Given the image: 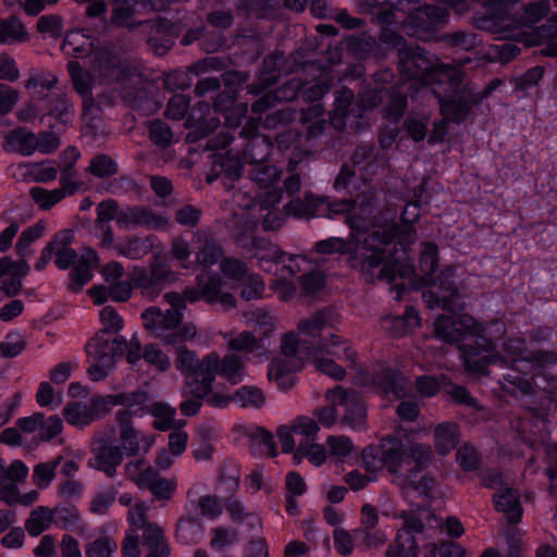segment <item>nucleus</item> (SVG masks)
<instances>
[{
    "instance_id": "obj_25",
    "label": "nucleus",
    "mask_w": 557,
    "mask_h": 557,
    "mask_svg": "<svg viewBox=\"0 0 557 557\" xmlns=\"http://www.w3.org/2000/svg\"><path fill=\"white\" fill-rule=\"evenodd\" d=\"M169 219L145 207H126L120 210L117 225L124 230L145 226L151 230L164 228Z\"/></svg>"
},
{
    "instance_id": "obj_60",
    "label": "nucleus",
    "mask_w": 557,
    "mask_h": 557,
    "mask_svg": "<svg viewBox=\"0 0 557 557\" xmlns=\"http://www.w3.org/2000/svg\"><path fill=\"white\" fill-rule=\"evenodd\" d=\"M116 544L107 536L91 542L86 548L87 557H111L116 552Z\"/></svg>"
},
{
    "instance_id": "obj_11",
    "label": "nucleus",
    "mask_w": 557,
    "mask_h": 557,
    "mask_svg": "<svg viewBox=\"0 0 557 557\" xmlns=\"http://www.w3.org/2000/svg\"><path fill=\"white\" fill-rule=\"evenodd\" d=\"M334 324L330 311H317L299 320L297 332H287L281 338V351L285 356H296L298 360H312L321 354L323 331Z\"/></svg>"
},
{
    "instance_id": "obj_1",
    "label": "nucleus",
    "mask_w": 557,
    "mask_h": 557,
    "mask_svg": "<svg viewBox=\"0 0 557 557\" xmlns=\"http://www.w3.org/2000/svg\"><path fill=\"white\" fill-rule=\"evenodd\" d=\"M432 457L429 445L403 437L400 430L395 435L383 437L377 446L366 447L362 465L367 474L358 470L348 472L344 480L354 491L366 487L376 474L386 468L394 475L393 482L399 486L404 497L417 507H424L435 487L433 479L423 473Z\"/></svg>"
},
{
    "instance_id": "obj_7",
    "label": "nucleus",
    "mask_w": 557,
    "mask_h": 557,
    "mask_svg": "<svg viewBox=\"0 0 557 557\" xmlns=\"http://www.w3.org/2000/svg\"><path fill=\"white\" fill-rule=\"evenodd\" d=\"M399 69L412 83L409 86L411 97L419 84L425 91L437 97L444 120L460 123L469 114L468 91L460 88L463 73L459 67L445 64L428 66L422 51L417 48L406 51L399 49Z\"/></svg>"
},
{
    "instance_id": "obj_35",
    "label": "nucleus",
    "mask_w": 557,
    "mask_h": 557,
    "mask_svg": "<svg viewBox=\"0 0 557 557\" xmlns=\"http://www.w3.org/2000/svg\"><path fill=\"white\" fill-rule=\"evenodd\" d=\"M497 510L506 513L509 522L516 523L521 519L522 508L517 491L506 488L494 496Z\"/></svg>"
},
{
    "instance_id": "obj_34",
    "label": "nucleus",
    "mask_w": 557,
    "mask_h": 557,
    "mask_svg": "<svg viewBox=\"0 0 557 557\" xmlns=\"http://www.w3.org/2000/svg\"><path fill=\"white\" fill-rule=\"evenodd\" d=\"M153 237H128L123 242L114 245L119 256L125 257L131 260H138L148 255L153 246Z\"/></svg>"
},
{
    "instance_id": "obj_54",
    "label": "nucleus",
    "mask_w": 557,
    "mask_h": 557,
    "mask_svg": "<svg viewBox=\"0 0 557 557\" xmlns=\"http://www.w3.org/2000/svg\"><path fill=\"white\" fill-rule=\"evenodd\" d=\"M47 114L66 124L74 114L73 106L65 96L53 97L49 100Z\"/></svg>"
},
{
    "instance_id": "obj_4",
    "label": "nucleus",
    "mask_w": 557,
    "mask_h": 557,
    "mask_svg": "<svg viewBox=\"0 0 557 557\" xmlns=\"http://www.w3.org/2000/svg\"><path fill=\"white\" fill-rule=\"evenodd\" d=\"M434 330L438 338L458 346L465 367L475 374H484L491 363L518 361L524 349L522 339L511 338L504 343L505 355L496 352L494 341L505 334V324L494 321L485 326L466 312L458 319H436Z\"/></svg>"
},
{
    "instance_id": "obj_44",
    "label": "nucleus",
    "mask_w": 557,
    "mask_h": 557,
    "mask_svg": "<svg viewBox=\"0 0 557 557\" xmlns=\"http://www.w3.org/2000/svg\"><path fill=\"white\" fill-rule=\"evenodd\" d=\"M223 251L221 247L213 239H205L202 247L199 248L196 253L197 262L203 267L199 274L208 271L222 281V277L218 273L209 269V267L215 264L221 259Z\"/></svg>"
},
{
    "instance_id": "obj_49",
    "label": "nucleus",
    "mask_w": 557,
    "mask_h": 557,
    "mask_svg": "<svg viewBox=\"0 0 557 557\" xmlns=\"http://www.w3.org/2000/svg\"><path fill=\"white\" fill-rule=\"evenodd\" d=\"M233 401L243 408L258 409L263 406L265 396L259 387L245 385L234 393Z\"/></svg>"
},
{
    "instance_id": "obj_27",
    "label": "nucleus",
    "mask_w": 557,
    "mask_h": 557,
    "mask_svg": "<svg viewBox=\"0 0 557 557\" xmlns=\"http://www.w3.org/2000/svg\"><path fill=\"white\" fill-rule=\"evenodd\" d=\"M29 272L25 260L13 261L9 257L0 258V286L8 296L16 295L21 287V280Z\"/></svg>"
},
{
    "instance_id": "obj_64",
    "label": "nucleus",
    "mask_w": 557,
    "mask_h": 557,
    "mask_svg": "<svg viewBox=\"0 0 557 557\" xmlns=\"http://www.w3.org/2000/svg\"><path fill=\"white\" fill-rule=\"evenodd\" d=\"M36 400L40 407L57 408L61 404L62 398L48 382H41L36 393Z\"/></svg>"
},
{
    "instance_id": "obj_36",
    "label": "nucleus",
    "mask_w": 557,
    "mask_h": 557,
    "mask_svg": "<svg viewBox=\"0 0 557 557\" xmlns=\"http://www.w3.org/2000/svg\"><path fill=\"white\" fill-rule=\"evenodd\" d=\"M28 39L25 25L15 16L0 20V45L24 42Z\"/></svg>"
},
{
    "instance_id": "obj_22",
    "label": "nucleus",
    "mask_w": 557,
    "mask_h": 557,
    "mask_svg": "<svg viewBox=\"0 0 557 557\" xmlns=\"http://www.w3.org/2000/svg\"><path fill=\"white\" fill-rule=\"evenodd\" d=\"M326 400L333 406L345 408L344 422L352 430H361L367 422V408L363 401L354 393H348L342 386L329 389Z\"/></svg>"
},
{
    "instance_id": "obj_8",
    "label": "nucleus",
    "mask_w": 557,
    "mask_h": 557,
    "mask_svg": "<svg viewBox=\"0 0 557 557\" xmlns=\"http://www.w3.org/2000/svg\"><path fill=\"white\" fill-rule=\"evenodd\" d=\"M420 215L418 202H408L403 211V227L399 228L394 222L379 223L371 218V231H380L379 238L387 237L391 245L386 252L384 267L380 271V280L393 285L394 299L400 300L405 285L397 283L398 278H409L414 273L412 261L409 259L408 249L417 240V232L411 226Z\"/></svg>"
},
{
    "instance_id": "obj_61",
    "label": "nucleus",
    "mask_w": 557,
    "mask_h": 557,
    "mask_svg": "<svg viewBox=\"0 0 557 557\" xmlns=\"http://www.w3.org/2000/svg\"><path fill=\"white\" fill-rule=\"evenodd\" d=\"M326 445L330 454L337 458H345L354 450L352 442L345 435H330Z\"/></svg>"
},
{
    "instance_id": "obj_39",
    "label": "nucleus",
    "mask_w": 557,
    "mask_h": 557,
    "mask_svg": "<svg viewBox=\"0 0 557 557\" xmlns=\"http://www.w3.org/2000/svg\"><path fill=\"white\" fill-rule=\"evenodd\" d=\"M243 318L246 325L253 327L264 336L271 335L277 324L276 318L262 308L246 311L243 314Z\"/></svg>"
},
{
    "instance_id": "obj_56",
    "label": "nucleus",
    "mask_w": 557,
    "mask_h": 557,
    "mask_svg": "<svg viewBox=\"0 0 557 557\" xmlns=\"http://www.w3.org/2000/svg\"><path fill=\"white\" fill-rule=\"evenodd\" d=\"M45 233V224L36 223L22 232L16 243V250L21 257L28 253V247Z\"/></svg>"
},
{
    "instance_id": "obj_40",
    "label": "nucleus",
    "mask_w": 557,
    "mask_h": 557,
    "mask_svg": "<svg viewBox=\"0 0 557 557\" xmlns=\"http://www.w3.org/2000/svg\"><path fill=\"white\" fill-rule=\"evenodd\" d=\"M458 426L455 423L444 422L434 430V446L438 454L447 455L457 445Z\"/></svg>"
},
{
    "instance_id": "obj_9",
    "label": "nucleus",
    "mask_w": 557,
    "mask_h": 557,
    "mask_svg": "<svg viewBox=\"0 0 557 557\" xmlns=\"http://www.w3.org/2000/svg\"><path fill=\"white\" fill-rule=\"evenodd\" d=\"M438 248L435 244L424 243L420 251L419 270L421 272L420 286L429 287L422 297L425 305L431 308H443L448 314L440 318L458 319L463 312L459 305V294L454 287L455 269L451 267L437 271Z\"/></svg>"
},
{
    "instance_id": "obj_43",
    "label": "nucleus",
    "mask_w": 557,
    "mask_h": 557,
    "mask_svg": "<svg viewBox=\"0 0 557 557\" xmlns=\"http://www.w3.org/2000/svg\"><path fill=\"white\" fill-rule=\"evenodd\" d=\"M209 535V546L215 552L225 550L238 542V532L226 525L211 528Z\"/></svg>"
},
{
    "instance_id": "obj_12",
    "label": "nucleus",
    "mask_w": 557,
    "mask_h": 557,
    "mask_svg": "<svg viewBox=\"0 0 557 557\" xmlns=\"http://www.w3.org/2000/svg\"><path fill=\"white\" fill-rule=\"evenodd\" d=\"M74 240V232L65 228L58 232L50 242L55 265L61 270H66L74 264L70 273L69 288L78 293L94 275V269L99 265L100 258L96 250L85 247L82 250L78 262L75 264L77 253L70 245Z\"/></svg>"
},
{
    "instance_id": "obj_46",
    "label": "nucleus",
    "mask_w": 557,
    "mask_h": 557,
    "mask_svg": "<svg viewBox=\"0 0 557 557\" xmlns=\"http://www.w3.org/2000/svg\"><path fill=\"white\" fill-rule=\"evenodd\" d=\"M147 488L154 499L159 502H169L176 492L177 480L175 478L161 476L156 472V476L145 487Z\"/></svg>"
},
{
    "instance_id": "obj_58",
    "label": "nucleus",
    "mask_w": 557,
    "mask_h": 557,
    "mask_svg": "<svg viewBox=\"0 0 557 557\" xmlns=\"http://www.w3.org/2000/svg\"><path fill=\"white\" fill-rule=\"evenodd\" d=\"M150 412L156 418L154 426L159 430H168L171 428L175 410L163 403H154L150 406Z\"/></svg>"
},
{
    "instance_id": "obj_13",
    "label": "nucleus",
    "mask_w": 557,
    "mask_h": 557,
    "mask_svg": "<svg viewBox=\"0 0 557 557\" xmlns=\"http://www.w3.org/2000/svg\"><path fill=\"white\" fill-rule=\"evenodd\" d=\"M178 280V274L171 269L165 260L154 258L149 270L135 267L129 275V281H117L110 285V298L114 301H126L133 287L141 290L149 299L157 297L166 284Z\"/></svg>"
},
{
    "instance_id": "obj_17",
    "label": "nucleus",
    "mask_w": 557,
    "mask_h": 557,
    "mask_svg": "<svg viewBox=\"0 0 557 557\" xmlns=\"http://www.w3.org/2000/svg\"><path fill=\"white\" fill-rule=\"evenodd\" d=\"M135 395L115 394L108 396H92L88 403L71 401L64 409L63 414L65 420L78 428L86 426L100 419L114 406H132L135 404Z\"/></svg>"
},
{
    "instance_id": "obj_18",
    "label": "nucleus",
    "mask_w": 557,
    "mask_h": 557,
    "mask_svg": "<svg viewBox=\"0 0 557 557\" xmlns=\"http://www.w3.org/2000/svg\"><path fill=\"white\" fill-rule=\"evenodd\" d=\"M91 453L92 458L89 460V466L103 472L107 476L113 478L125 457L122 448L115 444L114 426H107L97 434Z\"/></svg>"
},
{
    "instance_id": "obj_5",
    "label": "nucleus",
    "mask_w": 557,
    "mask_h": 557,
    "mask_svg": "<svg viewBox=\"0 0 557 557\" xmlns=\"http://www.w3.org/2000/svg\"><path fill=\"white\" fill-rule=\"evenodd\" d=\"M224 283L212 273L206 271L197 275V287H187L183 294L166 293L163 298L170 308L162 311L159 307H149L141 313L145 329L164 344H175L194 339L198 330L193 322L183 323L186 301L196 302L205 299L208 304H219L223 309L236 307V298L232 293L223 292Z\"/></svg>"
},
{
    "instance_id": "obj_50",
    "label": "nucleus",
    "mask_w": 557,
    "mask_h": 557,
    "mask_svg": "<svg viewBox=\"0 0 557 557\" xmlns=\"http://www.w3.org/2000/svg\"><path fill=\"white\" fill-rule=\"evenodd\" d=\"M65 188L46 189L42 187H33L29 191L33 200L44 210H48L60 202L67 194Z\"/></svg>"
},
{
    "instance_id": "obj_48",
    "label": "nucleus",
    "mask_w": 557,
    "mask_h": 557,
    "mask_svg": "<svg viewBox=\"0 0 557 557\" xmlns=\"http://www.w3.org/2000/svg\"><path fill=\"white\" fill-rule=\"evenodd\" d=\"M227 345L232 350L255 352V356L259 358V361H262V357L265 355L262 342L258 341L252 333L246 331L231 338Z\"/></svg>"
},
{
    "instance_id": "obj_38",
    "label": "nucleus",
    "mask_w": 557,
    "mask_h": 557,
    "mask_svg": "<svg viewBox=\"0 0 557 557\" xmlns=\"http://www.w3.org/2000/svg\"><path fill=\"white\" fill-rule=\"evenodd\" d=\"M126 478L139 488H145L158 471L144 459L129 461L124 467Z\"/></svg>"
},
{
    "instance_id": "obj_14",
    "label": "nucleus",
    "mask_w": 557,
    "mask_h": 557,
    "mask_svg": "<svg viewBox=\"0 0 557 557\" xmlns=\"http://www.w3.org/2000/svg\"><path fill=\"white\" fill-rule=\"evenodd\" d=\"M358 359V352L348 339L331 334L324 337L321 354L311 362L319 372L341 381L346 376L347 370L357 369Z\"/></svg>"
},
{
    "instance_id": "obj_6",
    "label": "nucleus",
    "mask_w": 557,
    "mask_h": 557,
    "mask_svg": "<svg viewBox=\"0 0 557 557\" xmlns=\"http://www.w3.org/2000/svg\"><path fill=\"white\" fill-rule=\"evenodd\" d=\"M484 15L478 18V27L499 39H517L525 46H544L542 53L557 57V26L542 25L533 28L548 14V0H539L525 5L521 14H512L519 0H480Z\"/></svg>"
},
{
    "instance_id": "obj_15",
    "label": "nucleus",
    "mask_w": 557,
    "mask_h": 557,
    "mask_svg": "<svg viewBox=\"0 0 557 557\" xmlns=\"http://www.w3.org/2000/svg\"><path fill=\"white\" fill-rule=\"evenodd\" d=\"M176 355V368L186 375V394L207 396L216 375L219 355L211 352L201 362L186 347H180Z\"/></svg>"
},
{
    "instance_id": "obj_16",
    "label": "nucleus",
    "mask_w": 557,
    "mask_h": 557,
    "mask_svg": "<svg viewBox=\"0 0 557 557\" xmlns=\"http://www.w3.org/2000/svg\"><path fill=\"white\" fill-rule=\"evenodd\" d=\"M245 196L246 194L243 191L234 194V201L240 206V210L235 213V216L238 218L246 232H252L260 220H262L265 231L277 230L283 224L284 216L276 209L282 198L280 189H269L264 195H260L261 199L258 202L253 203H243L240 200Z\"/></svg>"
},
{
    "instance_id": "obj_10",
    "label": "nucleus",
    "mask_w": 557,
    "mask_h": 557,
    "mask_svg": "<svg viewBox=\"0 0 557 557\" xmlns=\"http://www.w3.org/2000/svg\"><path fill=\"white\" fill-rule=\"evenodd\" d=\"M99 320L102 329L86 344L87 373L95 382L104 380L114 369V345L110 333H117L124 326L123 318L111 306L100 310Z\"/></svg>"
},
{
    "instance_id": "obj_26",
    "label": "nucleus",
    "mask_w": 557,
    "mask_h": 557,
    "mask_svg": "<svg viewBox=\"0 0 557 557\" xmlns=\"http://www.w3.org/2000/svg\"><path fill=\"white\" fill-rule=\"evenodd\" d=\"M306 362L311 360H298L296 356L285 355L274 358L269 364L268 379L278 388H289L294 384V372L301 369Z\"/></svg>"
},
{
    "instance_id": "obj_20",
    "label": "nucleus",
    "mask_w": 557,
    "mask_h": 557,
    "mask_svg": "<svg viewBox=\"0 0 557 557\" xmlns=\"http://www.w3.org/2000/svg\"><path fill=\"white\" fill-rule=\"evenodd\" d=\"M356 382L359 385L371 387L374 392L385 397L403 398L409 389L408 380L401 374L381 366L375 375L366 371H359Z\"/></svg>"
},
{
    "instance_id": "obj_32",
    "label": "nucleus",
    "mask_w": 557,
    "mask_h": 557,
    "mask_svg": "<svg viewBox=\"0 0 557 557\" xmlns=\"http://www.w3.org/2000/svg\"><path fill=\"white\" fill-rule=\"evenodd\" d=\"M298 260L304 262L306 261L305 258L300 257L289 258L288 263L283 264L276 274L278 278L274 282L273 288L277 293L281 300L287 301L292 299L296 293L294 284L287 281V277L296 275V273L299 271Z\"/></svg>"
},
{
    "instance_id": "obj_57",
    "label": "nucleus",
    "mask_w": 557,
    "mask_h": 557,
    "mask_svg": "<svg viewBox=\"0 0 557 557\" xmlns=\"http://www.w3.org/2000/svg\"><path fill=\"white\" fill-rule=\"evenodd\" d=\"M239 285H242L240 296L245 300L258 299L263 295L264 283L257 274L249 273Z\"/></svg>"
},
{
    "instance_id": "obj_2",
    "label": "nucleus",
    "mask_w": 557,
    "mask_h": 557,
    "mask_svg": "<svg viewBox=\"0 0 557 557\" xmlns=\"http://www.w3.org/2000/svg\"><path fill=\"white\" fill-rule=\"evenodd\" d=\"M62 50L67 55L88 59L89 70L83 69L76 61L67 63L74 89L82 97L85 111L95 106L92 88L97 83L111 86L124 102L135 106L140 92L138 86L141 84V76L122 65L119 55L110 46L101 45L87 30H71L64 37Z\"/></svg>"
},
{
    "instance_id": "obj_62",
    "label": "nucleus",
    "mask_w": 557,
    "mask_h": 557,
    "mask_svg": "<svg viewBox=\"0 0 557 557\" xmlns=\"http://www.w3.org/2000/svg\"><path fill=\"white\" fill-rule=\"evenodd\" d=\"M37 30L46 36L57 38L63 30V21L59 15H42L37 22Z\"/></svg>"
},
{
    "instance_id": "obj_47",
    "label": "nucleus",
    "mask_w": 557,
    "mask_h": 557,
    "mask_svg": "<svg viewBox=\"0 0 557 557\" xmlns=\"http://www.w3.org/2000/svg\"><path fill=\"white\" fill-rule=\"evenodd\" d=\"M358 11L373 15L381 24H393L396 22L395 11L389 5H381L377 0H358Z\"/></svg>"
},
{
    "instance_id": "obj_42",
    "label": "nucleus",
    "mask_w": 557,
    "mask_h": 557,
    "mask_svg": "<svg viewBox=\"0 0 557 557\" xmlns=\"http://www.w3.org/2000/svg\"><path fill=\"white\" fill-rule=\"evenodd\" d=\"M113 5L112 23L131 27L134 24L133 16L143 8V0H110Z\"/></svg>"
},
{
    "instance_id": "obj_45",
    "label": "nucleus",
    "mask_w": 557,
    "mask_h": 557,
    "mask_svg": "<svg viewBox=\"0 0 557 557\" xmlns=\"http://www.w3.org/2000/svg\"><path fill=\"white\" fill-rule=\"evenodd\" d=\"M57 83L58 78L55 75L39 73L27 79L25 88L28 90L32 100H40Z\"/></svg>"
},
{
    "instance_id": "obj_59",
    "label": "nucleus",
    "mask_w": 557,
    "mask_h": 557,
    "mask_svg": "<svg viewBox=\"0 0 557 557\" xmlns=\"http://www.w3.org/2000/svg\"><path fill=\"white\" fill-rule=\"evenodd\" d=\"M144 529L143 542L149 549L169 547L165 542L163 530L156 523H147Z\"/></svg>"
},
{
    "instance_id": "obj_37",
    "label": "nucleus",
    "mask_w": 557,
    "mask_h": 557,
    "mask_svg": "<svg viewBox=\"0 0 557 557\" xmlns=\"http://www.w3.org/2000/svg\"><path fill=\"white\" fill-rule=\"evenodd\" d=\"M218 373L231 384H239L246 377L245 362L235 354L226 355L222 360L219 359Z\"/></svg>"
},
{
    "instance_id": "obj_29",
    "label": "nucleus",
    "mask_w": 557,
    "mask_h": 557,
    "mask_svg": "<svg viewBox=\"0 0 557 557\" xmlns=\"http://www.w3.org/2000/svg\"><path fill=\"white\" fill-rule=\"evenodd\" d=\"M252 247L253 257L258 259L261 269L277 274L280 268L284 264L281 249L275 244L263 238L253 240Z\"/></svg>"
},
{
    "instance_id": "obj_51",
    "label": "nucleus",
    "mask_w": 557,
    "mask_h": 557,
    "mask_svg": "<svg viewBox=\"0 0 557 557\" xmlns=\"http://www.w3.org/2000/svg\"><path fill=\"white\" fill-rule=\"evenodd\" d=\"M62 457L47 462H40L34 467L33 482L39 488H47L54 480L57 467L61 462Z\"/></svg>"
},
{
    "instance_id": "obj_23",
    "label": "nucleus",
    "mask_w": 557,
    "mask_h": 557,
    "mask_svg": "<svg viewBox=\"0 0 557 557\" xmlns=\"http://www.w3.org/2000/svg\"><path fill=\"white\" fill-rule=\"evenodd\" d=\"M54 513H57L55 523L65 529L69 522H73L78 518L75 510H57L53 511L45 506H38L32 510L29 518L25 522V529L30 536H38L46 531L53 521Z\"/></svg>"
},
{
    "instance_id": "obj_41",
    "label": "nucleus",
    "mask_w": 557,
    "mask_h": 557,
    "mask_svg": "<svg viewBox=\"0 0 557 557\" xmlns=\"http://www.w3.org/2000/svg\"><path fill=\"white\" fill-rule=\"evenodd\" d=\"M324 203V200L314 197L313 195H306L305 199H294L285 206L286 213L297 218L310 219L319 214V208Z\"/></svg>"
},
{
    "instance_id": "obj_21",
    "label": "nucleus",
    "mask_w": 557,
    "mask_h": 557,
    "mask_svg": "<svg viewBox=\"0 0 557 557\" xmlns=\"http://www.w3.org/2000/svg\"><path fill=\"white\" fill-rule=\"evenodd\" d=\"M115 419V444L122 448L125 456L137 455L140 450L148 451L153 446L156 437L136 430L131 424L132 414L128 410L117 411Z\"/></svg>"
},
{
    "instance_id": "obj_63",
    "label": "nucleus",
    "mask_w": 557,
    "mask_h": 557,
    "mask_svg": "<svg viewBox=\"0 0 557 557\" xmlns=\"http://www.w3.org/2000/svg\"><path fill=\"white\" fill-rule=\"evenodd\" d=\"M116 497L114 488H106L97 492L90 502V510L97 515H103L113 504Z\"/></svg>"
},
{
    "instance_id": "obj_31",
    "label": "nucleus",
    "mask_w": 557,
    "mask_h": 557,
    "mask_svg": "<svg viewBox=\"0 0 557 557\" xmlns=\"http://www.w3.org/2000/svg\"><path fill=\"white\" fill-rule=\"evenodd\" d=\"M37 137L23 128L10 131L5 136L4 148L8 151L30 156L37 150Z\"/></svg>"
},
{
    "instance_id": "obj_19",
    "label": "nucleus",
    "mask_w": 557,
    "mask_h": 557,
    "mask_svg": "<svg viewBox=\"0 0 557 557\" xmlns=\"http://www.w3.org/2000/svg\"><path fill=\"white\" fill-rule=\"evenodd\" d=\"M447 21L448 13L445 9L426 5L410 12L403 27L409 36L426 41L433 39L437 27Z\"/></svg>"
},
{
    "instance_id": "obj_24",
    "label": "nucleus",
    "mask_w": 557,
    "mask_h": 557,
    "mask_svg": "<svg viewBox=\"0 0 557 557\" xmlns=\"http://www.w3.org/2000/svg\"><path fill=\"white\" fill-rule=\"evenodd\" d=\"M422 531L423 524L419 519H405L404 527L398 531L394 543L388 546L385 557H418L419 546L414 534Z\"/></svg>"
},
{
    "instance_id": "obj_53",
    "label": "nucleus",
    "mask_w": 557,
    "mask_h": 557,
    "mask_svg": "<svg viewBox=\"0 0 557 557\" xmlns=\"http://www.w3.org/2000/svg\"><path fill=\"white\" fill-rule=\"evenodd\" d=\"M143 358L149 366L160 372H164L171 367L170 357L157 344L146 345Z\"/></svg>"
},
{
    "instance_id": "obj_33",
    "label": "nucleus",
    "mask_w": 557,
    "mask_h": 557,
    "mask_svg": "<svg viewBox=\"0 0 557 557\" xmlns=\"http://www.w3.org/2000/svg\"><path fill=\"white\" fill-rule=\"evenodd\" d=\"M206 531L203 523L189 515L183 516L176 527V539L184 545H194L200 542Z\"/></svg>"
},
{
    "instance_id": "obj_28",
    "label": "nucleus",
    "mask_w": 557,
    "mask_h": 557,
    "mask_svg": "<svg viewBox=\"0 0 557 557\" xmlns=\"http://www.w3.org/2000/svg\"><path fill=\"white\" fill-rule=\"evenodd\" d=\"M253 148H260L261 152L259 154L253 153L252 151H248L249 156H246V159H249L251 162L258 163L252 172L253 180L258 183L260 188L269 189L272 187L280 178V172L276 166L261 164L259 161L263 160L269 153V145L262 139L256 138L251 144Z\"/></svg>"
},
{
    "instance_id": "obj_52",
    "label": "nucleus",
    "mask_w": 557,
    "mask_h": 557,
    "mask_svg": "<svg viewBox=\"0 0 557 557\" xmlns=\"http://www.w3.org/2000/svg\"><path fill=\"white\" fill-rule=\"evenodd\" d=\"M111 344L114 345V364L116 363L117 352L123 349L126 350V358L129 363L134 364L143 358L144 350H141L140 343L136 336L132 337L128 342L122 336H116Z\"/></svg>"
},
{
    "instance_id": "obj_3",
    "label": "nucleus",
    "mask_w": 557,
    "mask_h": 557,
    "mask_svg": "<svg viewBox=\"0 0 557 557\" xmlns=\"http://www.w3.org/2000/svg\"><path fill=\"white\" fill-rule=\"evenodd\" d=\"M373 210L374 193L368 186H364L362 194L354 201L339 200L329 203L330 214H346V222L352 230V234L348 240L341 237L319 240L315 244V251L323 255L336 252L347 255L351 268L372 276L376 268L384 267L391 245L386 236L379 238L380 231H369L364 235L357 234L369 230Z\"/></svg>"
},
{
    "instance_id": "obj_30",
    "label": "nucleus",
    "mask_w": 557,
    "mask_h": 557,
    "mask_svg": "<svg viewBox=\"0 0 557 557\" xmlns=\"http://www.w3.org/2000/svg\"><path fill=\"white\" fill-rule=\"evenodd\" d=\"M220 270L225 277V280L222 278V282L224 283L222 290L232 293L235 298L234 292L249 274L246 264L235 258H224L220 262Z\"/></svg>"
},
{
    "instance_id": "obj_55",
    "label": "nucleus",
    "mask_w": 557,
    "mask_h": 557,
    "mask_svg": "<svg viewBox=\"0 0 557 557\" xmlns=\"http://www.w3.org/2000/svg\"><path fill=\"white\" fill-rule=\"evenodd\" d=\"M221 498L213 495H202L198 499V509L202 518L218 520L223 513Z\"/></svg>"
}]
</instances>
